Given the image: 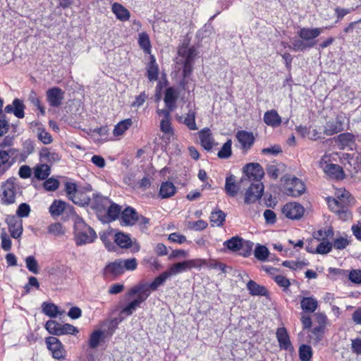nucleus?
Returning <instances> with one entry per match:
<instances>
[{
    "mask_svg": "<svg viewBox=\"0 0 361 361\" xmlns=\"http://www.w3.org/2000/svg\"><path fill=\"white\" fill-rule=\"evenodd\" d=\"M168 278H169V276L165 271L157 276L150 283L141 281L136 286L132 287L128 291L127 296L132 298L136 295V298L128 302V305L121 310V314H123L126 317L133 314V313L140 307L141 304L149 298L151 293L157 290L159 286L164 285Z\"/></svg>",
    "mask_w": 361,
    "mask_h": 361,
    "instance_id": "f257e3e1",
    "label": "nucleus"
},
{
    "mask_svg": "<svg viewBox=\"0 0 361 361\" xmlns=\"http://www.w3.org/2000/svg\"><path fill=\"white\" fill-rule=\"evenodd\" d=\"M353 197L346 190L337 195L336 198L328 197L327 204L330 210L334 212L339 219L345 221L352 219L350 210Z\"/></svg>",
    "mask_w": 361,
    "mask_h": 361,
    "instance_id": "f03ea898",
    "label": "nucleus"
},
{
    "mask_svg": "<svg viewBox=\"0 0 361 361\" xmlns=\"http://www.w3.org/2000/svg\"><path fill=\"white\" fill-rule=\"evenodd\" d=\"M73 228V239L77 246L92 243L97 238L95 231L79 216L74 219Z\"/></svg>",
    "mask_w": 361,
    "mask_h": 361,
    "instance_id": "7ed1b4c3",
    "label": "nucleus"
},
{
    "mask_svg": "<svg viewBox=\"0 0 361 361\" xmlns=\"http://www.w3.org/2000/svg\"><path fill=\"white\" fill-rule=\"evenodd\" d=\"M18 189H19V185L17 178L15 177L8 178L1 186V203L4 205L15 203Z\"/></svg>",
    "mask_w": 361,
    "mask_h": 361,
    "instance_id": "20e7f679",
    "label": "nucleus"
},
{
    "mask_svg": "<svg viewBox=\"0 0 361 361\" xmlns=\"http://www.w3.org/2000/svg\"><path fill=\"white\" fill-rule=\"evenodd\" d=\"M204 263V260L201 259L185 260L172 264L166 271L170 277L173 275H176L190 270L192 268L200 267Z\"/></svg>",
    "mask_w": 361,
    "mask_h": 361,
    "instance_id": "39448f33",
    "label": "nucleus"
},
{
    "mask_svg": "<svg viewBox=\"0 0 361 361\" xmlns=\"http://www.w3.org/2000/svg\"><path fill=\"white\" fill-rule=\"evenodd\" d=\"M285 192L288 196L299 197L305 192V185L299 178L293 177L285 182Z\"/></svg>",
    "mask_w": 361,
    "mask_h": 361,
    "instance_id": "423d86ee",
    "label": "nucleus"
},
{
    "mask_svg": "<svg viewBox=\"0 0 361 361\" xmlns=\"http://www.w3.org/2000/svg\"><path fill=\"white\" fill-rule=\"evenodd\" d=\"M243 171L249 180L255 182H261L264 175L263 168L258 163L247 164L243 168Z\"/></svg>",
    "mask_w": 361,
    "mask_h": 361,
    "instance_id": "0eeeda50",
    "label": "nucleus"
},
{
    "mask_svg": "<svg viewBox=\"0 0 361 361\" xmlns=\"http://www.w3.org/2000/svg\"><path fill=\"white\" fill-rule=\"evenodd\" d=\"M276 338L280 350L293 352L294 347L291 343L289 333L286 327H279L276 331Z\"/></svg>",
    "mask_w": 361,
    "mask_h": 361,
    "instance_id": "6e6552de",
    "label": "nucleus"
},
{
    "mask_svg": "<svg viewBox=\"0 0 361 361\" xmlns=\"http://www.w3.org/2000/svg\"><path fill=\"white\" fill-rule=\"evenodd\" d=\"M46 344L54 358L56 360L64 359L66 350L61 342L57 338L54 336L47 338Z\"/></svg>",
    "mask_w": 361,
    "mask_h": 361,
    "instance_id": "1a4fd4ad",
    "label": "nucleus"
},
{
    "mask_svg": "<svg viewBox=\"0 0 361 361\" xmlns=\"http://www.w3.org/2000/svg\"><path fill=\"white\" fill-rule=\"evenodd\" d=\"M264 192V185L262 182L251 183L245 195V202L247 204L254 203L259 200Z\"/></svg>",
    "mask_w": 361,
    "mask_h": 361,
    "instance_id": "9d476101",
    "label": "nucleus"
},
{
    "mask_svg": "<svg viewBox=\"0 0 361 361\" xmlns=\"http://www.w3.org/2000/svg\"><path fill=\"white\" fill-rule=\"evenodd\" d=\"M65 92L59 87H53L46 92L47 101L51 107H59L62 104Z\"/></svg>",
    "mask_w": 361,
    "mask_h": 361,
    "instance_id": "9b49d317",
    "label": "nucleus"
},
{
    "mask_svg": "<svg viewBox=\"0 0 361 361\" xmlns=\"http://www.w3.org/2000/svg\"><path fill=\"white\" fill-rule=\"evenodd\" d=\"M345 117L342 115H338L335 120L328 121L324 130V133L326 135H333L344 130Z\"/></svg>",
    "mask_w": 361,
    "mask_h": 361,
    "instance_id": "f8f14e48",
    "label": "nucleus"
},
{
    "mask_svg": "<svg viewBox=\"0 0 361 361\" xmlns=\"http://www.w3.org/2000/svg\"><path fill=\"white\" fill-rule=\"evenodd\" d=\"M283 214L288 219H299L304 214V207L299 203L290 202L282 209Z\"/></svg>",
    "mask_w": 361,
    "mask_h": 361,
    "instance_id": "ddd939ff",
    "label": "nucleus"
},
{
    "mask_svg": "<svg viewBox=\"0 0 361 361\" xmlns=\"http://www.w3.org/2000/svg\"><path fill=\"white\" fill-rule=\"evenodd\" d=\"M140 216L136 210L131 207H127L121 212L120 222L122 226H133L138 222Z\"/></svg>",
    "mask_w": 361,
    "mask_h": 361,
    "instance_id": "4468645a",
    "label": "nucleus"
},
{
    "mask_svg": "<svg viewBox=\"0 0 361 361\" xmlns=\"http://www.w3.org/2000/svg\"><path fill=\"white\" fill-rule=\"evenodd\" d=\"M322 32L323 28L302 27L298 31L297 34L298 37L303 39L306 43H316L314 39L319 37Z\"/></svg>",
    "mask_w": 361,
    "mask_h": 361,
    "instance_id": "2eb2a0df",
    "label": "nucleus"
},
{
    "mask_svg": "<svg viewBox=\"0 0 361 361\" xmlns=\"http://www.w3.org/2000/svg\"><path fill=\"white\" fill-rule=\"evenodd\" d=\"M123 274L121 259H116L107 264L104 269V276L106 278L116 277Z\"/></svg>",
    "mask_w": 361,
    "mask_h": 361,
    "instance_id": "dca6fc26",
    "label": "nucleus"
},
{
    "mask_svg": "<svg viewBox=\"0 0 361 361\" xmlns=\"http://www.w3.org/2000/svg\"><path fill=\"white\" fill-rule=\"evenodd\" d=\"M179 93L173 87H167L165 90L164 101L166 107L169 111H173L176 108V102L178 100Z\"/></svg>",
    "mask_w": 361,
    "mask_h": 361,
    "instance_id": "f3484780",
    "label": "nucleus"
},
{
    "mask_svg": "<svg viewBox=\"0 0 361 361\" xmlns=\"http://www.w3.org/2000/svg\"><path fill=\"white\" fill-rule=\"evenodd\" d=\"M8 231L13 238H19L23 232L22 220L14 216H9L6 219Z\"/></svg>",
    "mask_w": 361,
    "mask_h": 361,
    "instance_id": "a211bd4d",
    "label": "nucleus"
},
{
    "mask_svg": "<svg viewBox=\"0 0 361 361\" xmlns=\"http://www.w3.org/2000/svg\"><path fill=\"white\" fill-rule=\"evenodd\" d=\"M320 164L321 166L323 168L324 173L331 178L336 180L343 178V170L339 165L334 164H326L325 166H322V162H321Z\"/></svg>",
    "mask_w": 361,
    "mask_h": 361,
    "instance_id": "6ab92c4d",
    "label": "nucleus"
},
{
    "mask_svg": "<svg viewBox=\"0 0 361 361\" xmlns=\"http://www.w3.org/2000/svg\"><path fill=\"white\" fill-rule=\"evenodd\" d=\"M199 138L202 147L207 151H210L214 145V139L209 128H204L199 131Z\"/></svg>",
    "mask_w": 361,
    "mask_h": 361,
    "instance_id": "aec40b11",
    "label": "nucleus"
},
{
    "mask_svg": "<svg viewBox=\"0 0 361 361\" xmlns=\"http://www.w3.org/2000/svg\"><path fill=\"white\" fill-rule=\"evenodd\" d=\"M263 121L266 125L272 128H277L282 123L281 117L275 109L266 111L264 114Z\"/></svg>",
    "mask_w": 361,
    "mask_h": 361,
    "instance_id": "412c9836",
    "label": "nucleus"
},
{
    "mask_svg": "<svg viewBox=\"0 0 361 361\" xmlns=\"http://www.w3.org/2000/svg\"><path fill=\"white\" fill-rule=\"evenodd\" d=\"M238 141L241 144L243 149H248L254 143V136L252 133L245 130H240L236 134Z\"/></svg>",
    "mask_w": 361,
    "mask_h": 361,
    "instance_id": "4be33fe9",
    "label": "nucleus"
},
{
    "mask_svg": "<svg viewBox=\"0 0 361 361\" xmlns=\"http://www.w3.org/2000/svg\"><path fill=\"white\" fill-rule=\"evenodd\" d=\"M247 289L249 293L253 296H267L269 291L265 286L257 283L252 280H250L247 285Z\"/></svg>",
    "mask_w": 361,
    "mask_h": 361,
    "instance_id": "5701e85b",
    "label": "nucleus"
},
{
    "mask_svg": "<svg viewBox=\"0 0 361 361\" xmlns=\"http://www.w3.org/2000/svg\"><path fill=\"white\" fill-rule=\"evenodd\" d=\"M111 11L115 14L116 18L121 21H127L130 17L129 11L119 3H114L112 4Z\"/></svg>",
    "mask_w": 361,
    "mask_h": 361,
    "instance_id": "b1692460",
    "label": "nucleus"
},
{
    "mask_svg": "<svg viewBox=\"0 0 361 361\" xmlns=\"http://www.w3.org/2000/svg\"><path fill=\"white\" fill-rule=\"evenodd\" d=\"M300 307L305 313H312L318 307V302L315 298L303 297L300 300Z\"/></svg>",
    "mask_w": 361,
    "mask_h": 361,
    "instance_id": "393cba45",
    "label": "nucleus"
},
{
    "mask_svg": "<svg viewBox=\"0 0 361 361\" xmlns=\"http://www.w3.org/2000/svg\"><path fill=\"white\" fill-rule=\"evenodd\" d=\"M225 192L230 197H235L239 190V187L236 184L235 176L233 174L229 175L226 178Z\"/></svg>",
    "mask_w": 361,
    "mask_h": 361,
    "instance_id": "a878e982",
    "label": "nucleus"
},
{
    "mask_svg": "<svg viewBox=\"0 0 361 361\" xmlns=\"http://www.w3.org/2000/svg\"><path fill=\"white\" fill-rule=\"evenodd\" d=\"M176 192V188L173 183L169 181L163 182L161 184L159 195L162 199L170 198Z\"/></svg>",
    "mask_w": 361,
    "mask_h": 361,
    "instance_id": "bb28decb",
    "label": "nucleus"
},
{
    "mask_svg": "<svg viewBox=\"0 0 361 361\" xmlns=\"http://www.w3.org/2000/svg\"><path fill=\"white\" fill-rule=\"evenodd\" d=\"M111 203V200L102 196L99 194H94L92 202V207L98 212H101L104 210L109 204Z\"/></svg>",
    "mask_w": 361,
    "mask_h": 361,
    "instance_id": "cd10ccee",
    "label": "nucleus"
},
{
    "mask_svg": "<svg viewBox=\"0 0 361 361\" xmlns=\"http://www.w3.org/2000/svg\"><path fill=\"white\" fill-rule=\"evenodd\" d=\"M146 75L150 82L156 81L159 76V66L156 62L154 56L150 58L149 62L147 65Z\"/></svg>",
    "mask_w": 361,
    "mask_h": 361,
    "instance_id": "c85d7f7f",
    "label": "nucleus"
},
{
    "mask_svg": "<svg viewBox=\"0 0 361 361\" xmlns=\"http://www.w3.org/2000/svg\"><path fill=\"white\" fill-rule=\"evenodd\" d=\"M33 170L35 177L40 180L47 179L51 173V167L47 164H37Z\"/></svg>",
    "mask_w": 361,
    "mask_h": 361,
    "instance_id": "c756f323",
    "label": "nucleus"
},
{
    "mask_svg": "<svg viewBox=\"0 0 361 361\" xmlns=\"http://www.w3.org/2000/svg\"><path fill=\"white\" fill-rule=\"evenodd\" d=\"M39 158L51 164L59 161L61 156L56 152H51L49 148L43 147L39 152Z\"/></svg>",
    "mask_w": 361,
    "mask_h": 361,
    "instance_id": "7c9ffc66",
    "label": "nucleus"
},
{
    "mask_svg": "<svg viewBox=\"0 0 361 361\" xmlns=\"http://www.w3.org/2000/svg\"><path fill=\"white\" fill-rule=\"evenodd\" d=\"M104 333L101 330L94 331L90 336L88 340V346L91 349L97 348L100 343L104 341Z\"/></svg>",
    "mask_w": 361,
    "mask_h": 361,
    "instance_id": "2f4dec72",
    "label": "nucleus"
},
{
    "mask_svg": "<svg viewBox=\"0 0 361 361\" xmlns=\"http://www.w3.org/2000/svg\"><path fill=\"white\" fill-rule=\"evenodd\" d=\"M67 206V203L61 200H54L49 208L51 216H59L63 214Z\"/></svg>",
    "mask_w": 361,
    "mask_h": 361,
    "instance_id": "473e14b6",
    "label": "nucleus"
},
{
    "mask_svg": "<svg viewBox=\"0 0 361 361\" xmlns=\"http://www.w3.org/2000/svg\"><path fill=\"white\" fill-rule=\"evenodd\" d=\"M314 45L315 42L306 43L302 39H294L292 41L291 45L288 46V48L294 51H305L314 47Z\"/></svg>",
    "mask_w": 361,
    "mask_h": 361,
    "instance_id": "72a5a7b5",
    "label": "nucleus"
},
{
    "mask_svg": "<svg viewBox=\"0 0 361 361\" xmlns=\"http://www.w3.org/2000/svg\"><path fill=\"white\" fill-rule=\"evenodd\" d=\"M13 163V161H10L9 152L0 149V176L11 168Z\"/></svg>",
    "mask_w": 361,
    "mask_h": 361,
    "instance_id": "f704fd0d",
    "label": "nucleus"
},
{
    "mask_svg": "<svg viewBox=\"0 0 361 361\" xmlns=\"http://www.w3.org/2000/svg\"><path fill=\"white\" fill-rule=\"evenodd\" d=\"M114 240L121 248H128L132 245L130 236L122 232H118L114 234Z\"/></svg>",
    "mask_w": 361,
    "mask_h": 361,
    "instance_id": "c9c22d12",
    "label": "nucleus"
},
{
    "mask_svg": "<svg viewBox=\"0 0 361 361\" xmlns=\"http://www.w3.org/2000/svg\"><path fill=\"white\" fill-rule=\"evenodd\" d=\"M35 151V143L30 139H27L22 143V152L20 154V161H25L27 157Z\"/></svg>",
    "mask_w": 361,
    "mask_h": 361,
    "instance_id": "e433bc0d",
    "label": "nucleus"
},
{
    "mask_svg": "<svg viewBox=\"0 0 361 361\" xmlns=\"http://www.w3.org/2000/svg\"><path fill=\"white\" fill-rule=\"evenodd\" d=\"M178 54L185 59V61L194 62L197 56V50L194 47H188L187 45H183L178 50Z\"/></svg>",
    "mask_w": 361,
    "mask_h": 361,
    "instance_id": "4c0bfd02",
    "label": "nucleus"
},
{
    "mask_svg": "<svg viewBox=\"0 0 361 361\" xmlns=\"http://www.w3.org/2000/svg\"><path fill=\"white\" fill-rule=\"evenodd\" d=\"M69 200H71L74 204L79 206L88 205L91 202V199L87 195V194L80 190H78Z\"/></svg>",
    "mask_w": 361,
    "mask_h": 361,
    "instance_id": "58836bf2",
    "label": "nucleus"
},
{
    "mask_svg": "<svg viewBox=\"0 0 361 361\" xmlns=\"http://www.w3.org/2000/svg\"><path fill=\"white\" fill-rule=\"evenodd\" d=\"M298 355L300 361H312L313 350L310 345L302 344L299 346Z\"/></svg>",
    "mask_w": 361,
    "mask_h": 361,
    "instance_id": "ea45409f",
    "label": "nucleus"
},
{
    "mask_svg": "<svg viewBox=\"0 0 361 361\" xmlns=\"http://www.w3.org/2000/svg\"><path fill=\"white\" fill-rule=\"evenodd\" d=\"M226 219V214L220 210L216 209L211 213L210 221L212 226H221L224 225Z\"/></svg>",
    "mask_w": 361,
    "mask_h": 361,
    "instance_id": "a19ab883",
    "label": "nucleus"
},
{
    "mask_svg": "<svg viewBox=\"0 0 361 361\" xmlns=\"http://www.w3.org/2000/svg\"><path fill=\"white\" fill-rule=\"evenodd\" d=\"M314 239L317 241L326 240L329 238H332L334 236V230L331 226H329L325 229H319L317 231H314L312 234Z\"/></svg>",
    "mask_w": 361,
    "mask_h": 361,
    "instance_id": "79ce46f5",
    "label": "nucleus"
},
{
    "mask_svg": "<svg viewBox=\"0 0 361 361\" xmlns=\"http://www.w3.org/2000/svg\"><path fill=\"white\" fill-rule=\"evenodd\" d=\"M42 309V312L51 318H55L60 314L58 306L51 302H43Z\"/></svg>",
    "mask_w": 361,
    "mask_h": 361,
    "instance_id": "37998d69",
    "label": "nucleus"
},
{
    "mask_svg": "<svg viewBox=\"0 0 361 361\" xmlns=\"http://www.w3.org/2000/svg\"><path fill=\"white\" fill-rule=\"evenodd\" d=\"M121 207L118 204L111 202L110 205L109 206L106 211V217L108 221H115L118 219L119 215L121 216Z\"/></svg>",
    "mask_w": 361,
    "mask_h": 361,
    "instance_id": "c03bdc74",
    "label": "nucleus"
},
{
    "mask_svg": "<svg viewBox=\"0 0 361 361\" xmlns=\"http://www.w3.org/2000/svg\"><path fill=\"white\" fill-rule=\"evenodd\" d=\"M133 121L131 118H127L118 123L114 129V135L119 136L123 135L131 126Z\"/></svg>",
    "mask_w": 361,
    "mask_h": 361,
    "instance_id": "a18cd8bd",
    "label": "nucleus"
},
{
    "mask_svg": "<svg viewBox=\"0 0 361 361\" xmlns=\"http://www.w3.org/2000/svg\"><path fill=\"white\" fill-rule=\"evenodd\" d=\"M138 44L145 54L151 53V43L149 35L146 32L139 34Z\"/></svg>",
    "mask_w": 361,
    "mask_h": 361,
    "instance_id": "49530a36",
    "label": "nucleus"
},
{
    "mask_svg": "<svg viewBox=\"0 0 361 361\" xmlns=\"http://www.w3.org/2000/svg\"><path fill=\"white\" fill-rule=\"evenodd\" d=\"M196 112L195 110L190 109L188 110L186 116L184 118L183 123L190 130H195L197 129L196 122H195Z\"/></svg>",
    "mask_w": 361,
    "mask_h": 361,
    "instance_id": "de8ad7c7",
    "label": "nucleus"
},
{
    "mask_svg": "<svg viewBox=\"0 0 361 361\" xmlns=\"http://www.w3.org/2000/svg\"><path fill=\"white\" fill-rule=\"evenodd\" d=\"M99 237L108 250L111 251L114 250V245L112 242L114 234L112 231L99 233Z\"/></svg>",
    "mask_w": 361,
    "mask_h": 361,
    "instance_id": "09e8293b",
    "label": "nucleus"
},
{
    "mask_svg": "<svg viewBox=\"0 0 361 361\" xmlns=\"http://www.w3.org/2000/svg\"><path fill=\"white\" fill-rule=\"evenodd\" d=\"M337 141L343 147H350L355 142V136L350 133H341L337 137Z\"/></svg>",
    "mask_w": 361,
    "mask_h": 361,
    "instance_id": "8fccbe9b",
    "label": "nucleus"
},
{
    "mask_svg": "<svg viewBox=\"0 0 361 361\" xmlns=\"http://www.w3.org/2000/svg\"><path fill=\"white\" fill-rule=\"evenodd\" d=\"M243 238L238 236H234L226 240L224 245L233 252H238L241 245Z\"/></svg>",
    "mask_w": 361,
    "mask_h": 361,
    "instance_id": "3c124183",
    "label": "nucleus"
},
{
    "mask_svg": "<svg viewBox=\"0 0 361 361\" xmlns=\"http://www.w3.org/2000/svg\"><path fill=\"white\" fill-rule=\"evenodd\" d=\"M28 101L35 106H36L42 116L45 115V109L44 107L41 104L40 99L39 97L37 96V94L35 91L31 90L29 96H28Z\"/></svg>",
    "mask_w": 361,
    "mask_h": 361,
    "instance_id": "603ef678",
    "label": "nucleus"
},
{
    "mask_svg": "<svg viewBox=\"0 0 361 361\" xmlns=\"http://www.w3.org/2000/svg\"><path fill=\"white\" fill-rule=\"evenodd\" d=\"M232 141L228 139L222 146L221 149L217 153V157L219 159H228L232 154Z\"/></svg>",
    "mask_w": 361,
    "mask_h": 361,
    "instance_id": "864d4df0",
    "label": "nucleus"
},
{
    "mask_svg": "<svg viewBox=\"0 0 361 361\" xmlns=\"http://www.w3.org/2000/svg\"><path fill=\"white\" fill-rule=\"evenodd\" d=\"M61 324L57 322L55 320H49L45 324V329L51 334L56 336H61Z\"/></svg>",
    "mask_w": 361,
    "mask_h": 361,
    "instance_id": "5fc2aeb1",
    "label": "nucleus"
},
{
    "mask_svg": "<svg viewBox=\"0 0 361 361\" xmlns=\"http://www.w3.org/2000/svg\"><path fill=\"white\" fill-rule=\"evenodd\" d=\"M61 324L57 322L55 320H49L45 324V329L51 334L56 336H61Z\"/></svg>",
    "mask_w": 361,
    "mask_h": 361,
    "instance_id": "6e6d98bb",
    "label": "nucleus"
},
{
    "mask_svg": "<svg viewBox=\"0 0 361 361\" xmlns=\"http://www.w3.org/2000/svg\"><path fill=\"white\" fill-rule=\"evenodd\" d=\"M13 114L18 118H23L25 116V105L19 99H15L13 101Z\"/></svg>",
    "mask_w": 361,
    "mask_h": 361,
    "instance_id": "4d7b16f0",
    "label": "nucleus"
},
{
    "mask_svg": "<svg viewBox=\"0 0 361 361\" xmlns=\"http://www.w3.org/2000/svg\"><path fill=\"white\" fill-rule=\"evenodd\" d=\"M240 247L238 250L239 254L244 257H247L252 253L253 243L249 240H245L243 238L242 243Z\"/></svg>",
    "mask_w": 361,
    "mask_h": 361,
    "instance_id": "13d9d810",
    "label": "nucleus"
},
{
    "mask_svg": "<svg viewBox=\"0 0 361 361\" xmlns=\"http://www.w3.org/2000/svg\"><path fill=\"white\" fill-rule=\"evenodd\" d=\"M332 243L329 242L328 240H322L317 245V248L314 250V252L317 254L326 255L332 250Z\"/></svg>",
    "mask_w": 361,
    "mask_h": 361,
    "instance_id": "bf43d9fd",
    "label": "nucleus"
},
{
    "mask_svg": "<svg viewBox=\"0 0 361 361\" xmlns=\"http://www.w3.org/2000/svg\"><path fill=\"white\" fill-rule=\"evenodd\" d=\"M37 138L44 145H49L53 142L51 135L44 128H37Z\"/></svg>",
    "mask_w": 361,
    "mask_h": 361,
    "instance_id": "052dcab7",
    "label": "nucleus"
},
{
    "mask_svg": "<svg viewBox=\"0 0 361 361\" xmlns=\"http://www.w3.org/2000/svg\"><path fill=\"white\" fill-rule=\"evenodd\" d=\"M255 257L260 261H265L269 256L268 248L264 245H258L254 252Z\"/></svg>",
    "mask_w": 361,
    "mask_h": 361,
    "instance_id": "680f3d73",
    "label": "nucleus"
},
{
    "mask_svg": "<svg viewBox=\"0 0 361 361\" xmlns=\"http://www.w3.org/2000/svg\"><path fill=\"white\" fill-rule=\"evenodd\" d=\"M44 180L43 187L47 191H55L59 187L60 183L59 180L54 177L47 178Z\"/></svg>",
    "mask_w": 361,
    "mask_h": 361,
    "instance_id": "e2e57ef3",
    "label": "nucleus"
},
{
    "mask_svg": "<svg viewBox=\"0 0 361 361\" xmlns=\"http://www.w3.org/2000/svg\"><path fill=\"white\" fill-rule=\"evenodd\" d=\"M25 264L26 267L30 272L35 274L39 273L38 263L34 256L30 255L27 257L25 258Z\"/></svg>",
    "mask_w": 361,
    "mask_h": 361,
    "instance_id": "0e129e2a",
    "label": "nucleus"
},
{
    "mask_svg": "<svg viewBox=\"0 0 361 361\" xmlns=\"http://www.w3.org/2000/svg\"><path fill=\"white\" fill-rule=\"evenodd\" d=\"M160 130L166 135H173V129L171 126V117L163 118L160 122Z\"/></svg>",
    "mask_w": 361,
    "mask_h": 361,
    "instance_id": "69168bd1",
    "label": "nucleus"
},
{
    "mask_svg": "<svg viewBox=\"0 0 361 361\" xmlns=\"http://www.w3.org/2000/svg\"><path fill=\"white\" fill-rule=\"evenodd\" d=\"M325 330V324H319L312 329V334L314 336V343H318L323 338Z\"/></svg>",
    "mask_w": 361,
    "mask_h": 361,
    "instance_id": "338daca9",
    "label": "nucleus"
},
{
    "mask_svg": "<svg viewBox=\"0 0 361 361\" xmlns=\"http://www.w3.org/2000/svg\"><path fill=\"white\" fill-rule=\"evenodd\" d=\"M273 279L279 286L283 288L284 291L288 290L290 286L289 279L283 275L274 276Z\"/></svg>",
    "mask_w": 361,
    "mask_h": 361,
    "instance_id": "774afa93",
    "label": "nucleus"
}]
</instances>
